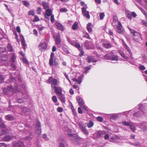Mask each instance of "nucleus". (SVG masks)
<instances>
[{
    "label": "nucleus",
    "instance_id": "nucleus-12",
    "mask_svg": "<svg viewBox=\"0 0 147 147\" xmlns=\"http://www.w3.org/2000/svg\"><path fill=\"white\" fill-rule=\"evenodd\" d=\"M52 89L54 90L56 93L58 95L62 93V88L61 87L56 86L53 87Z\"/></svg>",
    "mask_w": 147,
    "mask_h": 147
},
{
    "label": "nucleus",
    "instance_id": "nucleus-7",
    "mask_svg": "<svg viewBox=\"0 0 147 147\" xmlns=\"http://www.w3.org/2000/svg\"><path fill=\"white\" fill-rule=\"evenodd\" d=\"M87 6L86 5H85L82 8V13L84 17H86L88 19L90 18V15L89 11L86 10L87 8Z\"/></svg>",
    "mask_w": 147,
    "mask_h": 147
},
{
    "label": "nucleus",
    "instance_id": "nucleus-49",
    "mask_svg": "<svg viewBox=\"0 0 147 147\" xmlns=\"http://www.w3.org/2000/svg\"><path fill=\"white\" fill-rule=\"evenodd\" d=\"M22 2L23 3L24 5L27 7L29 6L30 5L29 3L27 1H23Z\"/></svg>",
    "mask_w": 147,
    "mask_h": 147
},
{
    "label": "nucleus",
    "instance_id": "nucleus-14",
    "mask_svg": "<svg viewBox=\"0 0 147 147\" xmlns=\"http://www.w3.org/2000/svg\"><path fill=\"white\" fill-rule=\"evenodd\" d=\"M115 51H112L111 52L110 60L112 61H117L118 60V56L114 54Z\"/></svg>",
    "mask_w": 147,
    "mask_h": 147
},
{
    "label": "nucleus",
    "instance_id": "nucleus-22",
    "mask_svg": "<svg viewBox=\"0 0 147 147\" xmlns=\"http://www.w3.org/2000/svg\"><path fill=\"white\" fill-rule=\"evenodd\" d=\"M55 25L60 30L62 31L64 30V28L63 26L60 23L58 22L56 23L55 24Z\"/></svg>",
    "mask_w": 147,
    "mask_h": 147
},
{
    "label": "nucleus",
    "instance_id": "nucleus-41",
    "mask_svg": "<svg viewBox=\"0 0 147 147\" xmlns=\"http://www.w3.org/2000/svg\"><path fill=\"white\" fill-rule=\"evenodd\" d=\"M91 65H90L89 66H86L85 67L84 69L85 70L84 71V73L85 74H87L88 73L89 71L88 70H90L91 69V67L90 66Z\"/></svg>",
    "mask_w": 147,
    "mask_h": 147
},
{
    "label": "nucleus",
    "instance_id": "nucleus-57",
    "mask_svg": "<svg viewBox=\"0 0 147 147\" xmlns=\"http://www.w3.org/2000/svg\"><path fill=\"white\" fill-rule=\"evenodd\" d=\"M139 69L141 70H143L145 69V67L143 65H141L140 66Z\"/></svg>",
    "mask_w": 147,
    "mask_h": 147
},
{
    "label": "nucleus",
    "instance_id": "nucleus-44",
    "mask_svg": "<svg viewBox=\"0 0 147 147\" xmlns=\"http://www.w3.org/2000/svg\"><path fill=\"white\" fill-rule=\"evenodd\" d=\"M131 144L135 146H137L140 147V144L138 141L136 142L135 143H131Z\"/></svg>",
    "mask_w": 147,
    "mask_h": 147
},
{
    "label": "nucleus",
    "instance_id": "nucleus-55",
    "mask_svg": "<svg viewBox=\"0 0 147 147\" xmlns=\"http://www.w3.org/2000/svg\"><path fill=\"white\" fill-rule=\"evenodd\" d=\"M49 64L51 66H52L53 65V59L50 58L49 61Z\"/></svg>",
    "mask_w": 147,
    "mask_h": 147
},
{
    "label": "nucleus",
    "instance_id": "nucleus-29",
    "mask_svg": "<svg viewBox=\"0 0 147 147\" xmlns=\"http://www.w3.org/2000/svg\"><path fill=\"white\" fill-rule=\"evenodd\" d=\"M5 118L6 119L9 121H12L14 119L13 116L10 115H6L5 117Z\"/></svg>",
    "mask_w": 147,
    "mask_h": 147
},
{
    "label": "nucleus",
    "instance_id": "nucleus-15",
    "mask_svg": "<svg viewBox=\"0 0 147 147\" xmlns=\"http://www.w3.org/2000/svg\"><path fill=\"white\" fill-rule=\"evenodd\" d=\"M45 12V13L44 15L45 18L48 19L49 16L53 14H52V11L50 9H47Z\"/></svg>",
    "mask_w": 147,
    "mask_h": 147
},
{
    "label": "nucleus",
    "instance_id": "nucleus-11",
    "mask_svg": "<svg viewBox=\"0 0 147 147\" xmlns=\"http://www.w3.org/2000/svg\"><path fill=\"white\" fill-rule=\"evenodd\" d=\"M47 47V44L45 42L40 43L38 46L39 49L42 51L46 50Z\"/></svg>",
    "mask_w": 147,
    "mask_h": 147
},
{
    "label": "nucleus",
    "instance_id": "nucleus-6",
    "mask_svg": "<svg viewBox=\"0 0 147 147\" xmlns=\"http://www.w3.org/2000/svg\"><path fill=\"white\" fill-rule=\"evenodd\" d=\"M128 28L131 33L133 34L134 36L133 39L136 41H138V39L140 37V34L137 32L135 30L131 29L129 27H128Z\"/></svg>",
    "mask_w": 147,
    "mask_h": 147
},
{
    "label": "nucleus",
    "instance_id": "nucleus-64",
    "mask_svg": "<svg viewBox=\"0 0 147 147\" xmlns=\"http://www.w3.org/2000/svg\"><path fill=\"white\" fill-rule=\"evenodd\" d=\"M57 111L59 112H61L63 111V109L62 107H59L57 109Z\"/></svg>",
    "mask_w": 147,
    "mask_h": 147
},
{
    "label": "nucleus",
    "instance_id": "nucleus-30",
    "mask_svg": "<svg viewBox=\"0 0 147 147\" xmlns=\"http://www.w3.org/2000/svg\"><path fill=\"white\" fill-rule=\"evenodd\" d=\"M78 22L76 21L75 22V23L72 26V29L74 30H75L76 29H78Z\"/></svg>",
    "mask_w": 147,
    "mask_h": 147
},
{
    "label": "nucleus",
    "instance_id": "nucleus-54",
    "mask_svg": "<svg viewBox=\"0 0 147 147\" xmlns=\"http://www.w3.org/2000/svg\"><path fill=\"white\" fill-rule=\"evenodd\" d=\"M42 137L45 140H48L47 136L46 134H42Z\"/></svg>",
    "mask_w": 147,
    "mask_h": 147
},
{
    "label": "nucleus",
    "instance_id": "nucleus-61",
    "mask_svg": "<svg viewBox=\"0 0 147 147\" xmlns=\"http://www.w3.org/2000/svg\"><path fill=\"white\" fill-rule=\"evenodd\" d=\"M18 103H21L25 101L22 98H19L18 99Z\"/></svg>",
    "mask_w": 147,
    "mask_h": 147
},
{
    "label": "nucleus",
    "instance_id": "nucleus-33",
    "mask_svg": "<svg viewBox=\"0 0 147 147\" xmlns=\"http://www.w3.org/2000/svg\"><path fill=\"white\" fill-rule=\"evenodd\" d=\"M118 114V113L112 114L110 116V118L112 119H114L117 118L119 117Z\"/></svg>",
    "mask_w": 147,
    "mask_h": 147
},
{
    "label": "nucleus",
    "instance_id": "nucleus-52",
    "mask_svg": "<svg viewBox=\"0 0 147 147\" xmlns=\"http://www.w3.org/2000/svg\"><path fill=\"white\" fill-rule=\"evenodd\" d=\"M131 110L129 111H125L124 112H123L122 113H118V114H124L125 115H127L129 113V112L130 111L131 112Z\"/></svg>",
    "mask_w": 147,
    "mask_h": 147
},
{
    "label": "nucleus",
    "instance_id": "nucleus-56",
    "mask_svg": "<svg viewBox=\"0 0 147 147\" xmlns=\"http://www.w3.org/2000/svg\"><path fill=\"white\" fill-rule=\"evenodd\" d=\"M4 78L3 76L1 75H0V83H2L4 81Z\"/></svg>",
    "mask_w": 147,
    "mask_h": 147
},
{
    "label": "nucleus",
    "instance_id": "nucleus-24",
    "mask_svg": "<svg viewBox=\"0 0 147 147\" xmlns=\"http://www.w3.org/2000/svg\"><path fill=\"white\" fill-rule=\"evenodd\" d=\"M52 98V101L55 103V105L58 106L59 105V103L57 102V96H56L54 95L53 96Z\"/></svg>",
    "mask_w": 147,
    "mask_h": 147
},
{
    "label": "nucleus",
    "instance_id": "nucleus-32",
    "mask_svg": "<svg viewBox=\"0 0 147 147\" xmlns=\"http://www.w3.org/2000/svg\"><path fill=\"white\" fill-rule=\"evenodd\" d=\"M83 37L86 38L88 39H91L88 34L86 31H84L83 32Z\"/></svg>",
    "mask_w": 147,
    "mask_h": 147
},
{
    "label": "nucleus",
    "instance_id": "nucleus-62",
    "mask_svg": "<svg viewBox=\"0 0 147 147\" xmlns=\"http://www.w3.org/2000/svg\"><path fill=\"white\" fill-rule=\"evenodd\" d=\"M97 119L99 122H102L103 120V118L100 116H98L97 118Z\"/></svg>",
    "mask_w": 147,
    "mask_h": 147
},
{
    "label": "nucleus",
    "instance_id": "nucleus-31",
    "mask_svg": "<svg viewBox=\"0 0 147 147\" xmlns=\"http://www.w3.org/2000/svg\"><path fill=\"white\" fill-rule=\"evenodd\" d=\"M7 48L8 51L10 52H12L13 51V47L10 44L8 43L7 44Z\"/></svg>",
    "mask_w": 147,
    "mask_h": 147
},
{
    "label": "nucleus",
    "instance_id": "nucleus-50",
    "mask_svg": "<svg viewBox=\"0 0 147 147\" xmlns=\"http://www.w3.org/2000/svg\"><path fill=\"white\" fill-rule=\"evenodd\" d=\"M105 14L104 13H101L99 14V17L100 19L101 20H102L104 16H105Z\"/></svg>",
    "mask_w": 147,
    "mask_h": 147
},
{
    "label": "nucleus",
    "instance_id": "nucleus-38",
    "mask_svg": "<svg viewBox=\"0 0 147 147\" xmlns=\"http://www.w3.org/2000/svg\"><path fill=\"white\" fill-rule=\"evenodd\" d=\"M66 38L67 41L69 43L72 45H74V43L75 42V41L74 40H72L68 36H67Z\"/></svg>",
    "mask_w": 147,
    "mask_h": 147
},
{
    "label": "nucleus",
    "instance_id": "nucleus-1",
    "mask_svg": "<svg viewBox=\"0 0 147 147\" xmlns=\"http://www.w3.org/2000/svg\"><path fill=\"white\" fill-rule=\"evenodd\" d=\"M144 106L142 104H140L131 111V112L133 113L136 112L133 115L134 116L140 117L142 116V114L144 113Z\"/></svg>",
    "mask_w": 147,
    "mask_h": 147
},
{
    "label": "nucleus",
    "instance_id": "nucleus-9",
    "mask_svg": "<svg viewBox=\"0 0 147 147\" xmlns=\"http://www.w3.org/2000/svg\"><path fill=\"white\" fill-rule=\"evenodd\" d=\"M118 25L115 28V30L119 33L123 34V30L122 29V25L120 22L119 21L118 23Z\"/></svg>",
    "mask_w": 147,
    "mask_h": 147
},
{
    "label": "nucleus",
    "instance_id": "nucleus-40",
    "mask_svg": "<svg viewBox=\"0 0 147 147\" xmlns=\"http://www.w3.org/2000/svg\"><path fill=\"white\" fill-rule=\"evenodd\" d=\"M94 124V123L92 121H90L87 124V125L88 128H90L93 126Z\"/></svg>",
    "mask_w": 147,
    "mask_h": 147
},
{
    "label": "nucleus",
    "instance_id": "nucleus-34",
    "mask_svg": "<svg viewBox=\"0 0 147 147\" xmlns=\"http://www.w3.org/2000/svg\"><path fill=\"white\" fill-rule=\"evenodd\" d=\"M42 5L43 7V9H45L47 8H48L49 7L48 3L44 1L42 2Z\"/></svg>",
    "mask_w": 147,
    "mask_h": 147
},
{
    "label": "nucleus",
    "instance_id": "nucleus-48",
    "mask_svg": "<svg viewBox=\"0 0 147 147\" xmlns=\"http://www.w3.org/2000/svg\"><path fill=\"white\" fill-rule=\"evenodd\" d=\"M35 14L34 11L33 10H32L29 11L28 12V15L29 16H34Z\"/></svg>",
    "mask_w": 147,
    "mask_h": 147
},
{
    "label": "nucleus",
    "instance_id": "nucleus-27",
    "mask_svg": "<svg viewBox=\"0 0 147 147\" xmlns=\"http://www.w3.org/2000/svg\"><path fill=\"white\" fill-rule=\"evenodd\" d=\"M117 137L116 136H113L110 138L109 139V141L110 142L116 143L117 142Z\"/></svg>",
    "mask_w": 147,
    "mask_h": 147
},
{
    "label": "nucleus",
    "instance_id": "nucleus-51",
    "mask_svg": "<svg viewBox=\"0 0 147 147\" xmlns=\"http://www.w3.org/2000/svg\"><path fill=\"white\" fill-rule=\"evenodd\" d=\"M51 16V22L52 23H53L55 21V19L54 15L53 14Z\"/></svg>",
    "mask_w": 147,
    "mask_h": 147
},
{
    "label": "nucleus",
    "instance_id": "nucleus-20",
    "mask_svg": "<svg viewBox=\"0 0 147 147\" xmlns=\"http://www.w3.org/2000/svg\"><path fill=\"white\" fill-rule=\"evenodd\" d=\"M92 24L91 23H88L87 25L86 28L89 33L91 32L92 31Z\"/></svg>",
    "mask_w": 147,
    "mask_h": 147
},
{
    "label": "nucleus",
    "instance_id": "nucleus-28",
    "mask_svg": "<svg viewBox=\"0 0 147 147\" xmlns=\"http://www.w3.org/2000/svg\"><path fill=\"white\" fill-rule=\"evenodd\" d=\"M119 53L122 57L125 59L126 60H128L129 59V58L127 56L125 55L124 53L122 51H119Z\"/></svg>",
    "mask_w": 147,
    "mask_h": 147
},
{
    "label": "nucleus",
    "instance_id": "nucleus-47",
    "mask_svg": "<svg viewBox=\"0 0 147 147\" xmlns=\"http://www.w3.org/2000/svg\"><path fill=\"white\" fill-rule=\"evenodd\" d=\"M68 134L69 136L71 137H72L71 138H73V137H74V136L76 135V134H72L71 133V130L70 129H69L68 131Z\"/></svg>",
    "mask_w": 147,
    "mask_h": 147
},
{
    "label": "nucleus",
    "instance_id": "nucleus-13",
    "mask_svg": "<svg viewBox=\"0 0 147 147\" xmlns=\"http://www.w3.org/2000/svg\"><path fill=\"white\" fill-rule=\"evenodd\" d=\"M137 125L143 131L147 130V126L146 125L145 123H139Z\"/></svg>",
    "mask_w": 147,
    "mask_h": 147
},
{
    "label": "nucleus",
    "instance_id": "nucleus-36",
    "mask_svg": "<svg viewBox=\"0 0 147 147\" xmlns=\"http://www.w3.org/2000/svg\"><path fill=\"white\" fill-rule=\"evenodd\" d=\"M103 45L104 47L107 49L110 48L112 47L111 44L109 43H104L103 44Z\"/></svg>",
    "mask_w": 147,
    "mask_h": 147
},
{
    "label": "nucleus",
    "instance_id": "nucleus-23",
    "mask_svg": "<svg viewBox=\"0 0 147 147\" xmlns=\"http://www.w3.org/2000/svg\"><path fill=\"white\" fill-rule=\"evenodd\" d=\"M92 42L91 41H89L88 40H86L84 43V45L86 48L89 49L90 47L92 45Z\"/></svg>",
    "mask_w": 147,
    "mask_h": 147
},
{
    "label": "nucleus",
    "instance_id": "nucleus-17",
    "mask_svg": "<svg viewBox=\"0 0 147 147\" xmlns=\"http://www.w3.org/2000/svg\"><path fill=\"white\" fill-rule=\"evenodd\" d=\"M58 98L62 103H64L65 102V96L62 93L58 95Z\"/></svg>",
    "mask_w": 147,
    "mask_h": 147
},
{
    "label": "nucleus",
    "instance_id": "nucleus-60",
    "mask_svg": "<svg viewBox=\"0 0 147 147\" xmlns=\"http://www.w3.org/2000/svg\"><path fill=\"white\" fill-rule=\"evenodd\" d=\"M81 53V54L80 55V56H82L84 55V51L82 48H81L80 50H79Z\"/></svg>",
    "mask_w": 147,
    "mask_h": 147
},
{
    "label": "nucleus",
    "instance_id": "nucleus-4",
    "mask_svg": "<svg viewBox=\"0 0 147 147\" xmlns=\"http://www.w3.org/2000/svg\"><path fill=\"white\" fill-rule=\"evenodd\" d=\"M47 82L49 84H51V88L59 84V82L58 81L57 79L54 78L52 76L50 77L48 80Z\"/></svg>",
    "mask_w": 147,
    "mask_h": 147
},
{
    "label": "nucleus",
    "instance_id": "nucleus-45",
    "mask_svg": "<svg viewBox=\"0 0 147 147\" xmlns=\"http://www.w3.org/2000/svg\"><path fill=\"white\" fill-rule=\"evenodd\" d=\"M111 57V52L105 55L104 56V58L106 59L110 60Z\"/></svg>",
    "mask_w": 147,
    "mask_h": 147
},
{
    "label": "nucleus",
    "instance_id": "nucleus-21",
    "mask_svg": "<svg viewBox=\"0 0 147 147\" xmlns=\"http://www.w3.org/2000/svg\"><path fill=\"white\" fill-rule=\"evenodd\" d=\"M83 77V76L82 75L79 76L77 79L75 78H74L73 80L74 81L77 82L78 84H80L82 82Z\"/></svg>",
    "mask_w": 147,
    "mask_h": 147
},
{
    "label": "nucleus",
    "instance_id": "nucleus-26",
    "mask_svg": "<svg viewBox=\"0 0 147 147\" xmlns=\"http://www.w3.org/2000/svg\"><path fill=\"white\" fill-rule=\"evenodd\" d=\"M12 139V137L9 135L6 136L3 138V140L6 141H8Z\"/></svg>",
    "mask_w": 147,
    "mask_h": 147
},
{
    "label": "nucleus",
    "instance_id": "nucleus-25",
    "mask_svg": "<svg viewBox=\"0 0 147 147\" xmlns=\"http://www.w3.org/2000/svg\"><path fill=\"white\" fill-rule=\"evenodd\" d=\"M105 131H96L97 137L98 138H100L102 135L105 134Z\"/></svg>",
    "mask_w": 147,
    "mask_h": 147
},
{
    "label": "nucleus",
    "instance_id": "nucleus-18",
    "mask_svg": "<svg viewBox=\"0 0 147 147\" xmlns=\"http://www.w3.org/2000/svg\"><path fill=\"white\" fill-rule=\"evenodd\" d=\"M94 57L93 56H88L86 58V60L89 63H90L91 62L95 63L97 62V60H94Z\"/></svg>",
    "mask_w": 147,
    "mask_h": 147
},
{
    "label": "nucleus",
    "instance_id": "nucleus-35",
    "mask_svg": "<svg viewBox=\"0 0 147 147\" xmlns=\"http://www.w3.org/2000/svg\"><path fill=\"white\" fill-rule=\"evenodd\" d=\"M129 128L133 132L135 131L136 130L135 126L132 123H131L130 125H129Z\"/></svg>",
    "mask_w": 147,
    "mask_h": 147
},
{
    "label": "nucleus",
    "instance_id": "nucleus-16",
    "mask_svg": "<svg viewBox=\"0 0 147 147\" xmlns=\"http://www.w3.org/2000/svg\"><path fill=\"white\" fill-rule=\"evenodd\" d=\"M55 43L56 45H59L61 42L60 35L59 34H57L54 37Z\"/></svg>",
    "mask_w": 147,
    "mask_h": 147
},
{
    "label": "nucleus",
    "instance_id": "nucleus-5",
    "mask_svg": "<svg viewBox=\"0 0 147 147\" xmlns=\"http://www.w3.org/2000/svg\"><path fill=\"white\" fill-rule=\"evenodd\" d=\"M71 139L73 142L76 144L80 145L82 142L83 139L78 135L76 134L74 136V137L71 138Z\"/></svg>",
    "mask_w": 147,
    "mask_h": 147
},
{
    "label": "nucleus",
    "instance_id": "nucleus-63",
    "mask_svg": "<svg viewBox=\"0 0 147 147\" xmlns=\"http://www.w3.org/2000/svg\"><path fill=\"white\" fill-rule=\"evenodd\" d=\"M141 10L142 12L143 13L145 16L146 19L147 20V13L143 9H142Z\"/></svg>",
    "mask_w": 147,
    "mask_h": 147
},
{
    "label": "nucleus",
    "instance_id": "nucleus-2",
    "mask_svg": "<svg viewBox=\"0 0 147 147\" xmlns=\"http://www.w3.org/2000/svg\"><path fill=\"white\" fill-rule=\"evenodd\" d=\"M20 90L18 87H16L13 88L11 85L3 89V94H8L10 93H17L19 92Z\"/></svg>",
    "mask_w": 147,
    "mask_h": 147
},
{
    "label": "nucleus",
    "instance_id": "nucleus-3",
    "mask_svg": "<svg viewBox=\"0 0 147 147\" xmlns=\"http://www.w3.org/2000/svg\"><path fill=\"white\" fill-rule=\"evenodd\" d=\"M78 125L79 129L86 136H88L89 133L88 130L86 128V123H84L82 122H80L78 123Z\"/></svg>",
    "mask_w": 147,
    "mask_h": 147
},
{
    "label": "nucleus",
    "instance_id": "nucleus-10",
    "mask_svg": "<svg viewBox=\"0 0 147 147\" xmlns=\"http://www.w3.org/2000/svg\"><path fill=\"white\" fill-rule=\"evenodd\" d=\"M24 134H26L28 135V136H26V137L24 138V139L25 140H28L32 139V138L31 137V136L32 134L28 130L25 129L24 132Z\"/></svg>",
    "mask_w": 147,
    "mask_h": 147
},
{
    "label": "nucleus",
    "instance_id": "nucleus-53",
    "mask_svg": "<svg viewBox=\"0 0 147 147\" xmlns=\"http://www.w3.org/2000/svg\"><path fill=\"white\" fill-rule=\"evenodd\" d=\"M67 11V9L64 8H62L60 9V11L61 12H66Z\"/></svg>",
    "mask_w": 147,
    "mask_h": 147
},
{
    "label": "nucleus",
    "instance_id": "nucleus-19",
    "mask_svg": "<svg viewBox=\"0 0 147 147\" xmlns=\"http://www.w3.org/2000/svg\"><path fill=\"white\" fill-rule=\"evenodd\" d=\"M76 99L78 102L79 105L80 106L82 105H83L84 103V101L82 100L81 98L79 96H77L76 97Z\"/></svg>",
    "mask_w": 147,
    "mask_h": 147
},
{
    "label": "nucleus",
    "instance_id": "nucleus-43",
    "mask_svg": "<svg viewBox=\"0 0 147 147\" xmlns=\"http://www.w3.org/2000/svg\"><path fill=\"white\" fill-rule=\"evenodd\" d=\"M72 46H75L79 50H80V49L81 48L80 47V45L78 42H74V45H73Z\"/></svg>",
    "mask_w": 147,
    "mask_h": 147
},
{
    "label": "nucleus",
    "instance_id": "nucleus-59",
    "mask_svg": "<svg viewBox=\"0 0 147 147\" xmlns=\"http://www.w3.org/2000/svg\"><path fill=\"white\" fill-rule=\"evenodd\" d=\"M41 9L40 7H38L36 10V12L38 14H41Z\"/></svg>",
    "mask_w": 147,
    "mask_h": 147
},
{
    "label": "nucleus",
    "instance_id": "nucleus-46",
    "mask_svg": "<svg viewBox=\"0 0 147 147\" xmlns=\"http://www.w3.org/2000/svg\"><path fill=\"white\" fill-rule=\"evenodd\" d=\"M39 21V18L37 16H35L33 20V22H36Z\"/></svg>",
    "mask_w": 147,
    "mask_h": 147
},
{
    "label": "nucleus",
    "instance_id": "nucleus-42",
    "mask_svg": "<svg viewBox=\"0 0 147 147\" xmlns=\"http://www.w3.org/2000/svg\"><path fill=\"white\" fill-rule=\"evenodd\" d=\"M85 111V112L86 113H87L88 112V107H86L85 105V104L82 105L80 106Z\"/></svg>",
    "mask_w": 147,
    "mask_h": 147
},
{
    "label": "nucleus",
    "instance_id": "nucleus-58",
    "mask_svg": "<svg viewBox=\"0 0 147 147\" xmlns=\"http://www.w3.org/2000/svg\"><path fill=\"white\" fill-rule=\"evenodd\" d=\"M15 59L16 56L14 55L13 54L11 58V60L12 62H14L15 61Z\"/></svg>",
    "mask_w": 147,
    "mask_h": 147
},
{
    "label": "nucleus",
    "instance_id": "nucleus-37",
    "mask_svg": "<svg viewBox=\"0 0 147 147\" xmlns=\"http://www.w3.org/2000/svg\"><path fill=\"white\" fill-rule=\"evenodd\" d=\"M21 38L22 44L23 46L24 49H25V47H26V45L25 41L24 38L23 36H21Z\"/></svg>",
    "mask_w": 147,
    "mask_h": 147
},
{
    "label": "nucleus",
    "instance_id": "nucleus-39",
    "mask_svg": "<svg viewBox=\"0 0 147 147\" xmlns=\"http://www.w3.org/2000/svg\"><path fill=\"white\" fill-rule=\"evenodd\" d=\"M131 123V122H127L126 121H124L122 122V123L123 125L128 126H129Z\"/></svg>",
    "mask_w": 147,
    "mask_h": 147
},
{
    "label": "nucleus",
    "instance_id": "nucleus-8",
    "mask_svg": "<svg viewBox=\"0 0 147 147\" xmlns=\"http://www.w3.org/2000/svg\"><path fill=\"white\" fill-rule=\"evenodd\" d=\"M40 123L39 121H37L35 124V131L36 134L40 135L41 133Z\"/></svg>",
    "mask_w": 147,
    "mask_h": 147
}]
</instances>
